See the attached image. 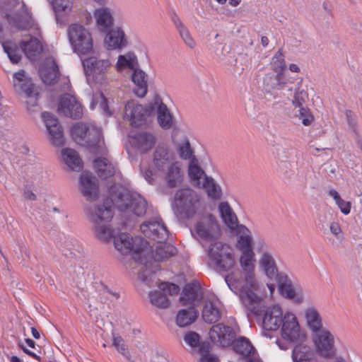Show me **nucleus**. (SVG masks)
<instances>
[{
	"mask_svg": "<svg viewBox=\"0 0 362 362\" xmlns=\"http://www.w3.org/2000/svg\"><path fill=\"white\" fill-rule=\"evenodd\" d=\"M176 149L181 158L185 160L193 159L195 158L193 155L192 149L190 146V143L188 139L185 138L182 141L177 143Z\"/></svg>",
	"mask_w": 362,
	"mask_h": 362,
	"instance_id": "54",
	"label": "nucleus"
},
{
	"mask_svg": "<svg viewBox=\"0 0 362 362\" xmlns=\"http://www.w3.org/2000/svg\"><path fill=\"white\" fill-rule=\"evenodd\" d=\"M42 118L49 134L50 143L54 146H62L64 143V139L57 119L47 112L42 113Z\"/></svg>",
	"mask_w": 362,
	"mask_h": 362,
	"instance_id": "18",
	"label": "nucleus"
},
{
	"mask_svg": "<svg viewBox=\"0 0 362 362\" xmlns=\"http://www.w3.org/2000/svg\"><path fill=\"white\" fill-rule=\"evenodd\" d=\"M105 45L109 49L122 48L126 45L124 32L117 28L111 30L105 38Z\"/></svg>",
	"mask_w": 362,
	"mask_h": 362,
	"instance_id": "41",
	"label": "nucleus"
},
{
	"mask_svg": "<svg viewBox=\"0 0 362 362\" xmlns=\"http://www.w3.org/2000/svg\"><path fill=\"white\" fill-rule=\"evenodd\" d=\"M208 256L219 271H228L235 264L232 249L221 242L217 241L210 245Z\"/></svg>",
	"mask_w": 362,
	"mask_h": 362,
	"instance_id": "7",
	"label": "nucleus"
},
{
	"mask_svg": "<svg viewBox=\"0 0 362 362\" xmlns=\"http://www.w3.org/2000/svg\"><path fill=\"white\" fill-rule=\"evenodd\" d=\"M79 191L87 201L96 200L99 197L98 180L90 173H83L79 177Z\"/></svg>",
	"mask_w": 362,
	"mask_h": 362,
	"instance_id": "19",
	"label": "nucleus"
},
{
	"mask_svg": "<svg viewBox=\"0 0 362 362\" xmlns=\"http://www.w3.org/2000/svg\"><path fill=\"white\" fill-rule=\"evenodd\" d=\"M69 42L74 51L80 54H85L91 50L93 40L89 31L83 26L73 24L68 28Z\"/></svg>",
	"mask_w": 362,
	"mask_h": 362,
	"instance_id": "8",
	"label": "nucleus"
},
{
	"mask_svg": "<svg viewBox=\"0 0 362 362\" xmlns=\"http://www.w3.org/2000/svg\"><path fill=\"white\" fill-rule=\"evenodd\" d=\"M157 104V100L144 105L137 104V128L140 127H153Z\"/></svg>",
	"mask_w": 362,
	"mask_h": 362,
	"instance_id": "24",
	"label": "nucleus"
},
{
	"mask_svg": "<svg viewBox=\"0 0 362 362\" xmlns=\"http://www.w3.org/2000/svg\"><path fill=\"white\" fill-rule=\"evenodd\" d=\"M342 214L347 215L351 211V202L341 199L337 204Z\"/></svg>",
	"mask_w": 362,
	"mask_h": 362,
	"instance_id": "63",
	"label": "nucleus"
},
{
	"mask_svg": "<svg viewBox=\"0 0 362 362\" xmlns=\"http://www.w3.org/2000/svg\"><path fill=\"white\" fill-rule=\"evenodd\" d=\"M278 284L280 293L286 298L293 300L295 303H300L303 301L304 295L301 289L296 290L291 279L283 272H281L277 279H275Z\"/></svg>",
	"mask_w": 362,
	"mask_h": 362,
	"instance_id": "22",
	"label": "nucleus"
},
{
	"mask_svg": "<svg viewBox=\"0 0 362 362\" xmlns=\"http://www.w3.org/2000/svg\"><path fill=\"white\" fill-rule=\"evenodd\" d=\"M94 168L99 177L107 178L116 174L117 165L108 158H98L95 159Z\"/></svg>",
	"mask_w": 362,
	"mask_h": 362,
	"instance_id": "34",
	"label": "nucleus"
},
{
	"mask_svg": "<svg viewBox=\"0 0 362 362\" xmlns=\"http://www.w3.org/2000/svg\"><path fill=\"white\" fill-rule=\"evenodd\" d=\"M47 64L49 66H44L40 69V76L45 84L51 85L56 81L59 75V70L57 64L52 60H48Z\"/></svg>",
	"mask_w": 362,
	"mask_h": 362,
	"instance_id": "47",
	"label": "nucleus"
},
{
	"mask_svg": "<svg viewBox=\"0 0 362 362\" xmlns=\"http://www.w3.org/2000/svg\"><path fill=\"white\" fill-rule=\"evenodd\" d=\"M282 337L291 342L301 341L304 334L300 332V326L294 314L288 313L284 316L281 325Z\"/></svg>",
	"mask_w": 362,
	"mask_h": 362,
	"instance_id": "17",
	"label": "nucleus"
},
{
	"mask_svg": "<svg viewBox=\"0 0 362 362\" xmlns=\"http://www.w3.org/2000/svg\"><path fill=\"white\" fill-rule=\"evenodd\" d=\"M93 16L96 26L100 31H107L113 24L112 13L107 7L96 8L93 12Z\"/></svg>",
	"mask_w": 362,
	"mask_h": 362,
	"instance_id": "33",
	"label": "nucleus"
},
{
	"mask_svg": "<svg viewBox=\"0 0 362 362\" xmlns=\"http://www.w3.org/2000/svg\"><path fill=\"white\" fill-rule=\"evenodd\" d=\"M113 346L124 356H125L128 360L129 359V356L127 355L128 351L127 350L126 345L120 337H113Z\"/></svg>",
	"mask_w": 362,
	"mask_h": 362,
	"instance_id": "62",
	"label": "nucleus"
},
{
	"mask_svg": "<svg viewBox=\"0 0 362 362\" xmlns=\"http://www.w3.org/2000/svg\"><path fill=\"white\" fill-rule=\"evenodd\" d=\"M71 135L76 143L93 148L96 153L107 151L100 129L93 124L76 123L71 128Z\"/></svg>",
	"mask_w": 362,
	"mask_h": 362,
	"instance_id": "5",
	"label": "nucleus"
},
{
	"mask_svg": "<svg viewBox=\"0 0 362 362\" xmlns=\"http://www.w3.org/2000/svg\"><path fill=\"white\" fill-rule=\"evenodd\" d=\"M153 86L154 78L137 65V98H144Z\"/></svg>",
	"mask_w": 362,
	"mask_h": 362,
	"instance_id": "37",
	"label": "nucleus"
},
{
	"mask_svg": "<svg viewBox=\"0 0 362 362\" xmlns=\"http://www.w3.org/2000/svg\"><path fill=\"white\" fill-rule=\"evenodd\" d=\"M115 248L122 255L121 262L129 273L134 274L136 267V250H134V239L127 233H121L114 237Z\"/></svg>",
	"mask_w": 362,
	"mask_h": 362,
	"instance_id": "6",
	"label": "nucleus"
},
{
	"mask_svg": "<svg viewBox=\"0 0 362 362\" xmlns=\"http://www.w3.org/2000/svg\"><path fill=\"white\" fill-rule=\"evenodd\" d=\"M199 187L204 189L208 196L213 199H219L221 197V187L210 177L204 176Z\"/></svg>",
	"mask_w": 362,
	"mask_h": 362,
	"instance_id": "48",
	"label": "nucleus"
},
{
	"mask_svg": "<svg viewBox=\"0 0 362 362\" xmlns=\"http://www.w3.org/2000/svg\"><path fill=\"white\" fill-rule=\"evenodd\" d=\"M240 235L238 238L237 247L241 251L252 250V238L250 230L244 226L237 228Z\"/></svg>",
	"mask_w": 362,
	"mask_h": 362,
	"instance_id": "49",
	"label": "nucleus"
},
{
	"mask_svg": "<svg viewBox=\"0 0 362 362\" xmlns=\"http://www.w3.org/2000/svg\"><path fill=\"white\" fill-rule=\"evenodd\" d=\"M188 175L193 185L196 187H200L203 178L206 176L204 170L198 165L195 158H193L189 164Z\"/></svg>",
	"mask_w": 362,
	"mask_h": 362,
	"instance_id": "51",
	"label": "nucleus"
},
{
	"mask_svg": "<svg viewBox=\"0 0 362 362\" xmlns=\"http://www.w3.org/2000/svg\"><path fill=\"white\" fill-rule=\"evenodd\" d=\"M150 210L146 200L137 194V216L146 214Z\"/></svg>",
	"mask_w": 362,
	"mask_h": 362,
	"instance_id": "60",
	"label": "nucleus"
},
{
	"mask_svg": "<svg viewBox=\"0 0 362 362\" xmlns=\"http://www.w3.org/2000/svg\"><path fill=\"white\" fill-rule=\"evenodd\" d=\"M157 120L159 126L164 130L170 129L173 126V117L167 105L160 100H157Z\"/></svg>",
	"mask_w": 362,
	"mask_h": 362,
	"instance_id": "38",
	"label": "nucleus"
},
{
	"mask_svg": "<svg viewBox=\"0 0 362 362\" xmlns=\"http://www.w3.org/2000/svg\"><path fill=\"white\" fill-rule=\"evenodd\" d=\"M62 156L68 167L74 171H80L82 168V161L77 152L72 148H64L62 150Z\"/></svg>",
	"mask_w": 362,
	"mask_h": 362,
	"instance_id": "43",
	"label": "nucleus"
},
{
	"mask_svg": "<svg viewBox=\"0 0 362 362\" xmlns=\"http://www.w3.org/2000/svg\"><path fill=\"white\" fill-rule=\"evenodd\" d=\"M136 113V103L134 100L129 101L127 103L124 108V119L134 127L136 123L135 120Z\"/></svg>",
	"mask_w": 362,
	"mask_h": 362,
	"instance_id": "58",
	"label": "nucleus"
},
{
	"mask_svg": "<svg viewBox=\"0 0 362 362\" xmlns=\"http://www.w3.org/2000/svg\"><path fill=\"white\" fill-rule=\"evenodd\" d=\"M156 132L152 127L137 128V153H147L157 143Z\"/></svg>",
	"mask_w": 362,
	"mask_h": 362,
	"instance_id": "23",
	"label": "nucleus"
},
{
	"mask_svg": "<svg viewBox=\"0 0 362 362\" xmlns=\"http://www.w3.org/2000/svg\"><path fill=\"white\" fill-rule=\"evenodd\" d=\"M211 346L209 342L204 341L198 349L200 355L199 362H219L214 354L210 353Z\"/></svg>",
	"mask_w": 362,
	"mask_h": 362,
	"instance_id": "55",
	"label": "nucleus"
},
{
	"mask_svg": "<svg viewBox=\"0 0 362 362\" xmlns=\"http://www.w3.org/2000/svg\"><path fill=\"white\" fill-rule=\"evenodd\" d=\"M8 19L11 23L21 30L34 29V35L38 34V26L35 23L28 12L22 6V11L20 13H15L13 16H9Z\"/></svg>",
	"mask_w": 362,
	"mask_h": 362,
	"instance_id": "28",
	"label": "nucleus"
},
{
	"mask_svg": "<svg viewBox=\"0 0 362 362\" xmlns=\"http://www.w3.org/2000/svg\"><path fill=\"white\" fill-rule=\"evenodd\" d=\"M283 313L279 305H274L265 310L262 326L267 330H277L283 320Z\"/></svg>",
	"mask_w": 362,
	"mask_h": 362,
	"instance_id": "27",
	"label": "nucleus"
},
{
	"mask_svg": "<svg viewBox=\"0 0 362 362\" xmlns=\"http://www.w3.org/2000/svg\"><path fill=\"white\" fill-rule=\"evenodd\" d=\"M197 317L196 310L193 307H189L188 309H182L178 312L176 323L179 327H186L194 322Z\"/></svg>",
	"mask_w": 362,
	"mask_h": 362,
	"instance_id": "50",
	"label": "nucleus"
},
{
	"mask_svg": "<svg viewBox=\"0 0 362 362\" xmlns=\"http://www.w3.org/2000/svg\"><path fill=\"white\" fill-rule=\"evenodd\" d=\"M351 137L356 147L362 152V136L360 134L359 131L351 133Z\"/></svg>",
	"mask_w": 362,
	"mask_h": 362,
	"instance_id": "64",
	"label": "nucleus"
},
{
	"mask_svg": "<svg viewBox=\"0 0 362 362\" xmlns=\"http://www.w3.org/2000/svg\"><path fill=\"white\" fill-rule=\"evenodd\" d=\"M204 208L201 195L194 189L182 187L174 195V209L175 211L185 218H190Z\"/></svg>",
	"mask_w": 362,
	"mask_h": 362,
	"instance_id": "4",
	"label": "nucleus"
},
{
	"mask_svg": "<svg viewBox=\"0 0 362 362\" xmlns=\"http://www.w3.org/2000/svg\"><path fill=\"white\" fill-rule=\"evenodd\" d=\"M176 253V248L171 245L160 244L153 249L149 243L142 238L137 243V264H144L146 272L156 273L160 269V262L167 260Z\"/></svg>",
	"mask_w": 362,
	"mask_h": 362,
	"instance_id": "3",
	"label": "nucleus"
},
{
	"mask_svg": "<svg viewBox=\"0 0 362 362\" xmlns=\"http://www.w3.org/2000/svg\"><path fill=\"white\" fill-rule=\"evenodd\" d=\"M301 86H297L293 88V98L291 101L294 107H298V112L296 116L302 121L304 125H309L313 119V115L310 114V110L303 107L306 99L308 98V94L306 90L301 89Z\"/></svg>",
	"mask_w": 362,
	"mask_h": 362,
	"instance_id": "20",
	"label": "nucleus"
},
{
	"mask_svg": "<svg viewBox=\"0 0 362 362\" xmlns=\"http://www.w3.org/2000/svg\"><path fill=\"white\" fill-rule=\"evenodd\" d=\"M221 311L217 305L210 300L205 301L202 310V318L207 323H214L221 318Z\"/></svg>",
	"mask_w": 362,
	"mask_h": 362,
	"instance_id": "45",
	"label": "nucleus"
},
{
	"mask_svg": "<svg viewBox=\"0 0 362 362\" xmlns=\"http://www.w3.org/2000/svg\"><path fill=\"white\" fill-rule=\"evenodd\" d=\"M13 86L16 91L28 99L27 104L35 106L37 103V93L34 91L33 84L25 78L24 71L16 72L13 75Z\"/></svg>",
	"mask_w": 362,
	"mask_h": 362,
	"instance_id": "15",
	"label": "nucleus"
},
{
	"mask_svg": "<svg viewBox=\"0 0 362 362\" xmlns=\"http://www.w3.org/2000/svg\"><path fill=\"white\" fill-rule=\"evenodd\" d=\"M86 213L91 223L110 222L114 216L113 209L108 199L103 203L87 207Z\"/></svg>",
	"mask_w": 362,
	"mask_h": 362,
	"instance_id": "16",
	"label": "nucleus"
},
{
	"mask_svg": "<svg viewBox=\"0 0 362 362\" xmlns=\"http://www.w3.org/2000/svg\"><path fill=\"white\" fill-rule=\"evenodd\" d=\"M240 264L242 272H232L225 277L231 291L240 292L245 306L255 315L260 312L261 298L256 294L259 285L255 276V257L253 250L241 252Z\"/></svg>",
	"mask_w": 362,
	"mask_h": 362,
	"instance_id": "1",
	"label": "nucleus"
},
{
	"mask_svg": "<svg viewBox=\"0 0 362 362\" xmlns=\"http://www.w3.org/2000/svg\"><path fill=\"white\" fill-rule=\"evenodd\" d=\"M233 342L235 351L244 356L246 362H260L259 358L256 356L255 347L247 339L240 337L236 341L234 340Z\"/></svg>",
	"mask_w": 362,
	"mask_h": 362,
	"instance_id": "32",
	"label": "nucleus"
},
{
	"mask_svg": "<svg viewBox=\"0 0 362 362\" xmlns=\"http://www.w3.org/2000/svg\"><path fill=\"white\" fill-rule=\"evenodd\" d=\"M259 267L261 271L271 280H275L281 273L273 255L269 251H263L259 259Z\"/></svg>",
	"mask_w": 362,
	"mask_h": 362,
	"instance_id": "26",
	"label": "nucleus"
},
{
	"mask_svg": "<svg viewBox=\"0 0 362 362\" xmlns=\"http://www.w3.org/2000/svg\"><path fill=\"white\" fill-rule=\"evenodd\" d=\"M209 336L214 344L227 347L233 343L236 337V332L231 327L223 323H218L211 327L209 332Z\"/></svg>",
	"mask_w": 362,
	"mask_h": 362,
	"instance_id": "13",
	"label": "nucleus"
},
{
	"mask_svg": "<svg viewBox=\"0 0 362 362\" xmlns=\"http://www.w3.org/2000/svg\"><path fill=\"white\" fill-rule=\"evenodd\" d=\"M141 232L147 238L162 243L167 240L168 230L160 217L144 221L140 225Z\"/></svg>",
	"mask_w": 362,
	"mask_h": 362,
	"instance_id": "10",
	"label": "nucleus"
},
{
	"mask_svg": "<svg viewBox=\"0 0 362 362\" xmlns=\"http://www.w3.org/2000/svg\"><path fill=\"white\" fill-rule=\"evenodd\" d=\"M218 209L223 222L229 228L235 230L240 226L238 218L228 202H221Z\"/></svg>",
	"mask_w": 362,
	"mask_h": 362,
	"instance_id": "42",
	"label": "nucleus"
},
{
	"mask_svg": "<svg viewBox=\"0 0 362 362\" xmlns=\"http://www.w3.org/2000/svg\"><path fill=\"white\" fill-rule=\"evenodd\" d=\"M165 180L170 188H175L181 185L184 178V171L179 161H174L166 168Z\"/></svg>",
	"mask_w": 362,
	"mask_h": 362,
	"instance_id": "29",
	"label": "nucleus"
},
{
	"mask_svg": "<svg viewBox=\"0 0 362 362\" xmlns=\"http://www.w3.org/2000/svg\"><path fill=\"white\" fill-rule=\"evenodd\" d=\"M184 340L192 349V351L197 353H198L199 348L204 342L200 341V336L194 332H187L184 337Z\"/></svg>",
	"mask_w": 362,
	"mask_h": 362,
	"instance_id": "56",
	"label": "nucleus"
},
{
	"mask_svg": "<svg viewBox=\"0 0 362 362\" xmlns=\"http://www.w3.org/2000/svg\"><path fill=\"white\" fill-rule=\"evenodd\" d=\"M83 66L87 75L94 76L104 72L110 66V62L106 59L90 57L83 60Z\"/></svg>",
	"mask_w": 362,
	"mask_h": 362,
	"instance_id": "36",
	"label": "nucleus"
},
{
	"mask_svg": "<svg viewBox=\"0 0 362 362\" xmlns=\"http://www.w3.org/2000/svg\"><path fill=\"white\" fill-rule=\"evenodd\" d=\"M305 316L308 326L313 333L323 329L322 317L315 308H307L305 311Z\"/></svg>",
	"mask_w": 362,
	"mask_h": 362,
	"instance_id": "44",
	"label": "nucleus"
},
{
	"mask_svg": "<svg viewBox=\"0 0 362 362\" xmlns=\"http://www.w3.org/2000/svg\"><path fill=\"white\" fill-rule=\"evenodd\" d=\"M313 341L317 353L322 357L329 358L334 356V337L331 332L323 328L315 333Z\"/></svg>",
	"mask_w": 362,
	"mask_h": 362,
	"instance_id": "11",
	"label": "nucleus"
},
{
	"mask_svg": "<svg viewBox=\"0 0 362 362\" xmlns=\"http://www.w3.org/2000/svg\"><path fill=\"white\" fill-rule=\"evenodd\" d=\"M58 112L66 117L78 119L83 115V108L75 96L65 94L60 98Z\"/></svg>",
	"mask_w": 362,
	"mask_h": 362,
	"instance_id": "21",
	"label": "nucleus"
},
{
	"mask_svg": "<svg viewBox=\"0 0 362 362\" xmlns=\"http://www.w3.org/2000/svg\"><path fill=\"white\" fill-rule=\"evenodd\" d=\"M159 291H152L149 294L151 303L159 308H167L170 302L167 295H177L180 292V288L175 284L162 282L159 285Z\"/></svg>",
	"mask_w": 362,
	"mask_h": 362,
	"instance_id": "14",
	"label": "nucleus"
},
{
	"mask_svg": "<svg viewBox=\"0 0 362 362\" xmlns=\"http://www.w3.org/2000/svg\"><path fill=\"white\" fill-rule=\"evenodd\" d=\"M171 19L186 46L190 49H194L197 43L192 37L187 28L184 25L176 13L173 12L172 13Z\"/></svg>",
	"mask_w": 362,
	"mask_h": 362,
	"instance_id": "39",
	"label": "nucleus"
},
{
	"mask_svg": "<svg viewBox=\"0 0 362 362\" xmlns=\"http://www.w3.org/2000/svg\"><path fill=\"white\" fill-rule=\"evenodd\" d=\"M52 4L57 18L71 11L73 0H52Z\"/></svg>",
	"mask_w": 362,
	"mask_h": 362,
	"instance_id": "53",
	"label": "nucleus"
},
{
	"mask_svg": "<svg viewBox=\"0 0 362 362\" xmlns=\"http://www.w3.org/2000/svg\"><path fill=\"white\" fill-rule=\"evenodd\" d=\"M124 147L129 157L134 158L136 154V137L132 134L129 135Z\"/></svg>",
	"mask_w": 362,
	"mask_h": 362,
	"instance_id": "61",
	"label": "nucleus"
},
{
	"mask_svg": "<svg viewBox=\"0 0 362 362\" xmlns=\"http://www.w3.org/2000/svg\"><path fill=\"white\" fill-rule=\"evenodd\" d=\"M174 155L165 144H159L154 152L153 156V163L158 170L163 171L167 166L174 162Z\"/></svg>",
	"mask_w": 362,
	"mask_h": 362,
	"instance_id": "25",
	"label": "nucleus"
},
{
	"mask_svg": "<svg viewBox=\"0 0 362 362\" xmlns=\"http://www.w3.org/2000/svg\"><path fill=\"white\" fill-rule=\"evenodd\" d=\"M203 293L199 285L197 283L187 284L182 291L180 302L183 305H194L202 299Z\"/></svg>",
	"mask_w": 362,
	"mask_h": 362,
	"instance_id": "30",
	"label": "nucleus"
},
{
	"mask_svg": "<svg viewBox=\"0 0 362 362\" xmlns=\"http://www.w3.org/2000/svg\"><path fill=\"white\" fill-rule=\"evenodd\" d=\"M315 351L308 345L299 344L293 349V362H315Z\"/></svg>",
	"mask_w": 362,
	"mask_h": 362,
	"instance_id": "35",
	"label": "nucleus"
},
{
	"mask_svg": "<svg viewBox=\"0 0 362 362\" xmlns=\"http://www.w3.org/2000/svg\"><path fill=\"white\" fill-rule=\"evenodd\" d=\"M194 231L200 238L213 240L219 234V227L216 218L211 214H206L195 223Z\"/></svg>",
	"mask_w": 362,
	"mask_h": 362,
	"instance_id": "12",
	"label": "nucleus"
},
{
	"mask_svg": "<svg viewBox=\"0 0 362 362\" xmlns=\"http://www.w3.org/2000/svg\"><path fill=\"white\" fill-rule=\"evenodd\" d=\"M95 237L100 241L109 242L114 235L115 230L110 225V222L91 223Z\"/></svg>",
	"mask_w": 362,
	"mask_h": 362,
	"instance_id": "40",
	"label": "nucleus"
},
{
	"mask_svg": "<svg viewBox=\"0 0 362 362\" xmlns=\"http://www.w3.org/2000/svg\"><path fill=\"white\" fill-rule=\"evenodd\" d=\"M2 47L12 63L18 64L20 62L21 55L16 43L11 41L4 42Z\"/></svg>",
	"mask_w": 362,
	"mask_h": 362,
	"instance_id": "52",
	"label": "nucleus"
},
{
	"mask_svg": "<svg viewBox=\"0 0 362 362\" xmlns=\"http://www.w3.org/2000/svg\"><path fill=\"white\" fill-rule=\"evenodd\" d=\"M117 70L124 74H129L132 81L136 83V55L129 52L118 57Z\"/></svg>",
	"mask_w": 362,
	"mask_h": 362,
	"instance_id": "31",
	"label": "nucleus"
},
{
	"mask_svg": "<svg viewBox=\"0 0 362 362\" xmlns=\"http://www.w3.org/2000/svg\"><path fill=\"white\" fill-rule=\"evenodd\" d=\"M345 115L349 128L351 133L358 131L357 128L356 115L350 110L345 111Z\"/></svg>",
	"mask_w": 362,
	"mask_h": 362,
	"instance_id": "59",
	"label": "nucleus"
},
{
	"mask_svg": "<svg viewBox=\"0 0 362 362\" xmlns=\"http://www.w3.org/2000/svg\"><path fill=\"white\" fill-rule=\"evenodd\" d=\"M21 47L29 59H33L42 52V43L36 37H32L28 42H21Z\"/></svg>",
	"mask_w": 362,
	"mask_h": 362,
	"instance_id": "46",
	"label": "nucleus"
},
{
	"mask_svg": "<svg viewBox=\"0 0 362 362\" xmlns=\"http://www.w3.org/2000/svg\"><path fill=\"white\" fill-rule=\"evenodd\" d=\"M97 105L106 113L109 112L107 99L101 92H97L93 94L90 108L94 109Z\"/></svg>",
	"mask_w": 362,
	"mask_h": 362,
	"instance_id": "57",
	"label": "nucleus"
},
{
	"mask_svg": "<svg viewBox=\"0 0 362 362\" xmlns=\"http://www.w3.org/2000/svg\"><path fill=\"white\" fill-rule=\"evenodd\" d=\"M110 204L121 211H132L134 209V199L133 194L126 187L115 184L109 189V197Z\"/></svg>",
	"mask_w": 362,
	"mask_h": 362,
	"instance_id": "9",
	"label": "nucleus"
},
{
	"mask_svg": "<svg viewBox=\"0 0 362 362\" xmlns=\"http://www.w3.org/2000/svg\"><path fill=\"white\" fill-rule=\"evenodd\" d=\"M271 66L276 74H268L263 80L264 88L266 92L272 90H281L284 94L291 95L297 86H301L303 78L296 79L284 74L286 69V63L282 49H279L272 59Z\"/></svg>",
	"mask_w": 362,
	"mask_h": 362,
	"instance_id": "2",
	"label": "nucleus"
}]
</instances>
